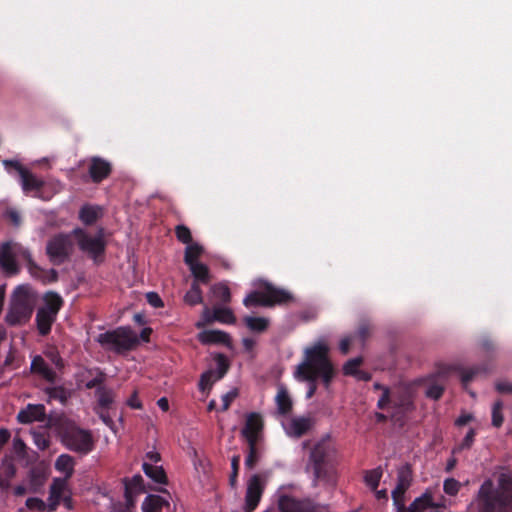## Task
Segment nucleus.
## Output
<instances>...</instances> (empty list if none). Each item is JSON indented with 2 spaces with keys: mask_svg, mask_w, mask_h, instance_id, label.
I'll use <instances>...</instances> for the list:
<instances>
[{
  "mask_svg": "<svg viewBox=\"0 0 512 512\" xmlns=\"http://www.w3.org/2000/svg\"><path fill=\"white\" fill-rule=\"evenodd\" d=\"M329 351V346L325 342L318 341L305 349L304 359L296 368V379L308 383L307 399L315 395L318 380L328 390L337 374V370L329 357Z\"/></svg>",
  "mask_w": 512,
  "mask_h": 512,
  "instance_id": "obj_1",
  "label": "nucleus"
},
{
  "mask_svg": "<svg viewBox=\"0 0 512 512\" xmlns=\"http://www.w3.org/2000/svg\"><path fill=\"white\" fill-rule=\"evenodd\" d=\"M475 501L478 512H512V477L501 473L497 486L491 479L484 480Z\"/></svg>",
  "mask_w": 512,
  "mask_h": 512,
  "instance_id": "obj_2",
  "label": "nucleus"
},
{
  "mask_svg": "<svg viewBox=\"0 0 512 512\" xmlns=\"http://www.w3.org/2000/svg\"><path fill=\"white\" fill-rule=\"evenodd\" d=\"M309 461L313 467L314 486L319 482L329 487L336 486L337 451L329 440L322 439L314 445Z\"/></svg>",
  "mask_w": 512,
  "mask_h": 512,
  "instance_id": "obj_3",
  "label": "nucleus"
},
{
  "mask_svg": "<svg viewBox=\"0 0 512 512\" xmlns=\"http://www.w3.org/2000/svg\"><path fill=\"white\" fill-rule=\"evenodd\" d=\"M37 294L28 285H19L11 295L5 321L9 326L26 324L32 317Z\"/></svg>",
  "mask_w": 512,
  "mask_h": 512,
  "instance_id": "obj_4",
  "label": "nucleus"
},
{
  "mask_svg": "<svg viewBox=\"0 0 512 512\" xmlns=\"http://www.w3.org/2000/svg\"><path fill=\"white\" fill-rule=\"evenodd\" d=\"M17 260L26 262L31 274L40 270L32 259L28 249L15 242H6L0 246V268L8 276L19 273Z\"/></svg>",
  "mask_w": 512,
  "mask_h": 512,
  "instance_id": "obj_5",
  "label": "nucleus"
},
{
  "mask_svg": "<svg viewBox=\"0 0 512 512\" xmlns=\"http://www.w3.org/2000/svg\"><path fill=\"white\" fill-rule=\"evenodd\" d=\"M294 300L291 292L283 288L265 282L262 290L250 292L243 300L247 308L252 307H274L276 305H287Z\"/></svg>",
  "mask_w": 512,
  "mask_h": 512,
  "instance_id": "obj_6",
  "label": "nucleus"
},
{
  "mask_svg": "<svg viewBox=\"0 0 512 512\" xmlns=\"http://www.w3.org/2000/svg\"><path fill=\"white\" fill-rule=\"evenodd\" d=\"M59 436L67 449L78 454L87 455L94 449L92 433L72 422H65L60 426Z\"/></svg>",
  "mask_w": 512,
  "mask_h": 512,
  "instance_id": "obj_7",
  "label": "nucleus"
},
{
  "mask_svg": "<svg viewBox=\"0 0 512 512\" xmlns=\"http://www.w3.org/2000/svg\"><path fill=\"white\" fill-rule=\"evenodd\" d=\"M97 341L107 350L122 353L133 349L139 343V338L130 327L125 326L99 334Z\"/></svg>",
  "mask_w": 512,
  "mask_h": 512,
  "instance_id": "obj_8",
  "label": "nucleus"
},
{
  "mask_svg": "<svg viewBox=\"0 0 512 512\" xmlns=\"http://www.w3.org/2000/svg\"><path fill=\"white\" fill-rule=\"evenodd\" d=\"M72 252L73 242L68 234H56L47 242L46 254L54 265H60L67 261Z\"/></svg>",
  "mask_w": 512,
  "mask_h": 512,
  "instance_id": "obj_9",
  "label": "nucleus"
},
{
  "mask_svg": "<svg viewBox=\"0 0 512 512\" xmlns=\"http://www.w3.org/2000/svg\"><path fill=\"white\" fill-rule=\"evenodd\" d=\"M72 233L77 240L79 249L87 253L95 262L98 261V257L103 256L106 243L101 234L91 236L81 228L74 229Z\"/></svg>",
  "mask_w": 512,
  "mask_h": 512,
  "instance_id": "obj_10",
  "label": "nucleus"
},
{
  "mask_svg": "<svg viewBox=\"0 0 512 512\" xmlns=\"http://www.w3.org/2000/svg\"><path fill=\"white\" fill-rule=\"evenodd\" d=\"M3 165L8 172H11V170L13 169L19 174L21 187L25 194H29L31 192L39 193L41 189L44 187L45 182L42 179L37 178L19 161L4 160Z\"/></svg>",
  "mask_w": 512,
  "mask_h": 512,
  "instance_id": "obj_11",
  "label": "nucleus"
},
{
  "mask_svg": "<svg viewBox=\"0 0 512 512\" xmlns=\"http://www.w3.org/2000/svg\"><path fill=\"white\" fill-rule=\"evenodd\" d=\"M415 409L412 396L409 392L393 393L390 418L394 423L403 426L408 413Z\"/></svg>",
  "mask_w": 512,
  "mask_h": 512,
  "instance_id": "obj_12",
  "label": "nucleus"
},
{
  "mask_svg": "<svg viewBox=\"0 0 512 512\" xmlns=\"http://www.w3.org/2000/svg\"><path fill=\"white\" fill-rule=\"evenodd\" d=\"M411 481L412 475L409 466H403L398 471L397 485L392 491L393 504L400 512L405 509V493L410 487Z\"/></svg>",
  "mask_w": 512,
  "mask_h": 512,
  "instance_id": "obj_13",
  "label": "nucleus"
},
{
  "mask_svg": "<svg viewBox=\"0 0 512 512\" xmlns=\"http://www.w3.org/2000/svg\"><path fill=\"white\" fill-rule=\"evenodd\" d=\"M264 492V483L260 475L254 474L251 476L247 483L246 495H245V512H253L262 497Z\"/></svg>",
  "mask_w": 512,
  "mask_h": 512,
  "instance_id": "obj_14",
  "label": "nucleus"
},
{
  "mask_svg": "<svg viewBox=\"0 0 512 512\" xmlns=\"http://www.w3.org/2000/svg\"><path fill=\"white\" fill-rule=\"evenodd\" d=\"M264 421L260 413L251 412L246 415L244 427L241 435L246 441L263 440Z\"/></svg>",
  "mask_w": 512,
  "mask_h": 512,
  "instance_id": "obj_15",
  "label": "nucleus"
},
{
  "mask_svg": "<svg viewBox=\"0 0 512 512\" xmlns=\"http://www.w3.org/2000/svg\"><path fill=\"white\" fill-rule=\"evenodd\" d=\"M89 176L93 183H100L112 172L111 164L101 157H92L89 163Z\"/></svg>",
  "mask_w": 512,
  "mask_h": 512,
  "instance_id": "obj_16",
  "label": "nucleus"
},
{
  "mask_svg": "<svg viewBox=\"0 0 512 512\" xmlns=\"http://www.w3.org/2000/svg\"><path fill=\"white\" fill-rule=\"evenodd\" d=\"M45 417L46 409L43 404H28L18 413L17 420L21 424H29L34 421H44Z\"/></svg>",
  "mask_w": 512,
  "mask_h": 512,
  "instance_id": "obj_17",
  "label": "nucleus"
},
{
  "mask_svg": "<svg viewBox=\"0 0 512 512\" xmlns=\"http://www.w3.org/2000/svg\"><path fill=\"white\" fill-rule=\"evenodd\" d=\"M30 372L41 376L49 383H55L57 379L56 372L48 366L44 358L40 355H36L32 358Z\"/></svg>",
  "mask_w": 512,
  "mask_h": 512,
  "instance_id": "obj_18",
  "label": "nucleus"
},
{
  "mask_svg": "<svg viewBox=\"0 0 512 512\" xmlns=\"http://www.w3.org/2000/svg\"><path fill=\"white\" fill-rule=\"evenodd\" d=\"M67 486V479L55 478L50 486V493L48 498V511L52 512L57 509L62 498L63 493Z\"/></svg>",
  "mask_w": 512,
  "mask_h": 512,
  "instance_id": "obj_19",
  "label": "nucleus"
},
{
  "mask_svg": "<svg viewBox=\"0 0 512 512\" xmlns=\"http://www.w3.org/2000/svg\"><path fill=\"white\" fill-rule=\"evenodd\" d=\"M145 486L143 477L139 474L134 475L132 478L124 479V497L131 503V500L136 501V497L139 494L144 493Z\"/></svg>",
  "mask_w": 512,
  "mask_h": 512,
  "instance_id": "obj_20",
  "label": "nucleus"
},
{
  "mask_svg": "<svg viewBox=\"0 0 512 512\" xmlns=\"http://www.w3.org/2000/svg\"><path fill=\"white\" fill-rule=\"evenodd\" d=\"M199 340L202 344H231L230 335L221 330H207L199 334Z\"/></svg>",
  "mask_w": 512,
  "mask_h": 512,
  "instance_id": "obj_21",
  "label": "nucleus"
},
{
  "mask_svg": "<svg viewBox=\"0 0 512 512\" xmlns=\"http://www.w3.org/2000/svg\"><path fill=\"white\" fill-rule=\"evenodd\" d=\"M444 507L443 503H435L432 495L429 492H425L421 497L416 498L409 505V512H424L429 508H441Z\"/></svg>",
  "mask_w": 512,
  "mask_h": 512,
  "instance_id": "obj_22",
  "label": "nucleus"
},
{
  "mask_svg": "<svg viewBox=\"0 0 512 512\" xmlns=\"http://www.w3.org/2000/svg\"><path fill=\"white\" fill-rule=\"evenodd\" d=\"M444 507L443 503H435L432 495L429 492H425L421 497L416 498L409 505V512H424L429 508H441Z\"/></svg>",
  "mask_w": 512,
  "mask_h": 512,
  "instance_id": "obj_23",
  "label": "nucleus"
},
{
  "mask_svg": "<svg viewBox=\"0 0 512 512\" xmlns=\"http://www.w3.org/2000/svg\"><path fill=\"white\" fill-rule=\"evenodd\" d=\"M55 315L46 312V310L39 308L36 313V326L41 336H46L50 333L52 324L56 320Z\"/></svg>",
  "mask_w": 512,
  "mask_h": 512,
  "instance_id": "obj_24",
  "label": "nucleus"
},
{
  "mask_svg": "<svg viewBox=\"0 0 512 512\" xmlns=\"http://www.w3.org/2000/svg\"><path fill=\"white\" fill-rule=\"evenodd\" d=\"M277 410L280 415L286 416L292 411L293 403L288 390L285 386L278 387L277 395L275 397Z\"/></svg>",
  "mask_w": 512,
  "mask_h": 512,
  "instance_id": "obj_25",
  "label": "nucleus"
},
{
  "mask_svg": "<svg viewBox=\"0 0 512 512\" xmlns=\"http://www.w3.org/2000/svg\"><path fill=\"white\" fill-rule=\"evenodd\" d=\"M247 455L245 458V466L247 469H254L262 455V441H246Z\"/></svg>",
  "mask_w": 512,
  "mask_h": 512,
  "instance_id": "obj_26",
  "label": "nucleus"
},
{
  "mask_svg": "<svg viewBox=\"0 0 512 512\" xmlns=\"http://www.w3.org/2000/svg\"><path fill=\"white\" fill-rule=\"evenodd\" d=\"M102 215L101 208L94 205L85 204L79 211V219L85 225H93Z\"/></svg>",
  "mask_w": 512,
  "mask_h": 512,
  "instance_id": "obj_27",
  "label": "nucleus"
},
{
  "mask_svg": "<svg viewBox=\"0 0 512 512\" xmlns=\"http://www.w3.org/2000/svg\"><path fill=\"white\" fill-rule=\"evenodd\" d=\"M74 458L68 454H61L55 461L57 471L64 473V479H70L74 473Z\"/></svg>",
  "mask_w": 512,
  "mask_h": 512,
  "instance_id": "obj_28",
  "label": "nucleus"
},
{
  "mask_svg": "<svg viewBox=\"0 0 512 512\" xmlns=\"http://www.w3.org/2000/svg\"><path fill=\"white\" fill-rule=\"evenodd\" d=\"M142 469L145 475L152 479L155 483H167V475L162 466H156L152 465L151 463L144 462L142 465Z\"/></svg>",
  "mask_w": 512,
  "mask_h": 512,
  "instance_id": "obj_29",
  "label": "nucleus"
},
{
  "mask_svg": "<svg viewBox=\"0 0 512 512\" xmlns=\"http://www.w3.org/2000/svg\"><path fill=\"white\" fill-rule=\"evenodd\" d=\"M44 301L45 305L40 308L57 316L58 312L63 306V299L61 296L55 292H48L44 297Z\"/></svg>",
  "mask_w": 512,
  "mask_h": 512,
  "instance_id": "obj_30",
  "label": "nucleus"
},
{
  "mask_svg": "<svg viewBox=\"0 0 512 512\" xmlns=\"http://www.w3.org/2000/svg\"><path fill=\"white\" fill-rule=\"evenodd\" d=\"M168 506V502L159 495H148L143 504V512H161L163 506Z\"/></svg>",
  "mask_w": 512,
  "mask_h": 512,
  "instance_id": "obj_31",
  "label": "nucleus"
},
{
  "mask_svg": "<svg viewBox=\"0 0 512 512\" xmlns=\"http://www.w3.org/2000/svg\"><path fill=\"white\" fill-rule=\"evenodd\" d=\"M193 277L194 281L197 283L208 284L210 281V273L208 267L200 262H196L188 265Z\"/></svg>",
  "mask_w": 512,
  "mask_h": 512,
  "instance_id": "obj_32",
  "label": "nucleus"
},
{
  "mask_svg": "<svg viewBox=\"0 0 512 512\" xmlns=\"http://www.w3.org/2000/svg\"><path fill=\"white\" fill-rule=\"evenodd\" d=\"M243 321L252 332L262 333L269 327V319L265 317L246 316Z\"/></svg>",
  "mask_w": 512,
  "mask_h": 512,
  "instance_id": "obj_33",
  "label": "nucleus"
},
{
  "mask_svg": "<svg viewBox=\"0 0 512 512\" xmlns=\"http://www.w3.org/2000/svg\"><path fill=\"white\" fill-rule=\"evenodd\" d=\"M184 302L189 306H195L203 302L202 290L199 283L193 281L190 289L184 295Z\"/></svg>",
  "mask_w": 512,
  "mask_h": 512,
  "instance_id": "obj_34",
  "label": "nucleus"
},
{
  "mask_svg": "<svg viewBox=\"0 0 512 512\" xmlns=\"http://www.w3.org/2000/svg\"><path fill=\"white\" fill-rule=\"evenodd\" d=\"M50 400H57L65 405L70 397V392L64 386H51L44 389Z\"/></svg>",
  "mask_w": 512,
  "mask_h": 512,
  "instance_id": "obj_35",
  "label": "nucleus"
},
{
  "mask_svg": "<svg viewBox=\"0 0 512 512\" xmlns=\"http://www.w3.org/2000/svg\"><path fill=\"white\" fill-rule=\"evenodd\" d=\"M212 319L223 324H234L236 322L233 311L227 307H214Z\"/></svg>",
  "mask_w": 512,
  "mask_h": 512,
  "instance_id": "obj_36",
  "label": "nucleus"
},
{
  "mask_svg": "<svg viewBox=\"0 0 512 512\" xmlns=\"http://www.w3.org/2000/svg\"><path fill=\"white\" fill-rule=\"evenodd\" d=\"M211 292L214 298L221 304H228L231 301V292L226 284L217 283L213 285Z\"/></svg>",
  "mask_w": 512,
  "mask_h": 512,
  "instance_id": "obj_37",
  "label": "nucleus"
},
{
  "mask_svg": "<svg viewBox=\"0 0 512 512\" xmlns=\"http://www.w3.org/2000/svg\"><path fill=\"white\" fill-rule=\"evenodd\" d=\"M482 372H488V368L486 366L477 365L467 370L461 369L460 376L463 387L467 389L468 384L473 380V378Z\"/></svg>",
  "mask_w": 512,
  "mask_h": 512,
  "instance_id": "obj_38",
  "label": "nucleus"
},
{
  "mask_svg": "<svg viewBox=\"0 0 512 512\" xmlns=\"http://www.w3.org/2000/svg\"><path fill=\"white\" fill-rule=\"evenodd\" d=\"M96 396H97L98 407L101 410L110 409V407L114 401L113 393L110 389H108L106 387L99 388L96 390Z\"/></svg>",
  "mask_w": 512,
  "mask_h": 512,
  "instance_id": "obj_39",
  "label": "nucleus"
},
{
  "mask_svg": "<svg viewBox=\"0 0 512 512\" xmlns=\"http://www.w3.org/2000/svg\"><path fill=\"white\" fill-rule=\"evenodd\" d=\"M203 253V247L197 243H190L187 245L184 254V262L188 266L198 262L197 259Z\"/></svg>",
  "mask_w": 512,
  "mask_h": 512,
  "instance_id": "obj_40",
  "label": "nucleus"
},
{
  "mask_svg": "<svg viewBox=\"0 0 512 512\" xmlns=\"http://www.w3.org/2000/svg\"><path fill=\"white\" fill-rule=\"evenodd\" d=\"M214 360L217 364V370L215 371L216 380L222 379L230 368V363L227 357L222 353L214 355Z\"/></svg>",
  "mask_w": 512,
  "mask_h": 512,
  "instance_id": "obj_41",
  "label": "nucleus"
},
{
  "mask_svg": "<svg viewBox=\"0 0 512 512\" xmlns=\"http://www.w3.org/2000/svg\"><path fill=\"white\" fill-rule=\"evenodd\" d=\"M372 329L373 327L369 321L362 320L358 324V327L353 338L359 340L361 344H364L366 340L371 336Z\"/></svg>",
  "mask_w": 512,
  "mask_h": 512,
  "instance_id": "obj_42",
  "label": "nucleus"
},
{
  "mask_svg": "<svg viewBox=\"0 0 512 512\" xmlns=\"http://www.w3.org/2000/svg\"><path fill=\"white\" fill-rule=\"evenodd\" d=\"M382 474L383 472L381 467L368 470L365 472L364 481L373 491H375L379 486Z\"/></svg>",
  "mask_w": 512,
  "mask_h": 512,
  "instance_id": "obj_43",
  "label": "nucleus"
},
{
  "mask_svg": "<svg viewBox=\"0 0 512 512\" xmlns=\"http://www.w3.org/2000/svg\"><path fill=\"white\" fill-rule=\"evenodd\" d=\"M291 429L296 437H301L310 429V420L300 417L291 421Z\"/></svg>",
  "mask_w": 512,
  "mask_h": 512,
  "instance_id": "obj_44",
  "label": "nucleus"
},
{
  "mask_svg": "<svg viewBox=\"0 0 512 512\" xmlns=\"http://www.w3.org/2000/svg\"><path fill=\"white\" fill-rule=\"evenodd\" d=\"M362 362L363 359L361 357L349 359L343 366V374L346 376H357L360 373L359 367Z\"/></svg>",
  "mask_w": 512,
  "mask_h": 512,
  "instance_id": "obj_45",
  "label": "nucleus"
},
{
  "mask_svg": "<svg viewBox=\"0 0 512 512\" xmlns=\"http://www.w3.org/2000/svg\"><path fill=\"white\" fill-rule=\"evenodd\" d=\"M215 381H217L216 377H215V371L214 370L205 371L200 376V380H199V384H198L200 391L205 392L206 390H210Z\"/></svg>",
  "mask_w": 512,
  "mask_h": 512,
  "instance_id": "obj_46",
  "label": "nucleus"
},
{
  "mask_svg": "<svg viewBox=\"0 0 512 512\" xmlns=\"http://www.w3.org/2000/svg\"><path fill=\"white\" fill-rule=\"evenodd\" d=\"M95 371H96V376L93 379L86 382V384H85L86 389L90 390V389L96 388V390H97L99 388L105 387L103 384L106 380V374L99 368H96Z\"/></svg>",
  "mask_w": 512,
  "mask_h": 512,
  "instance_id": "obj_47",
  "label": "nucleus"
},
{
  "mask_svg": "<svg viewBox=\"0 0 512 512\" xmlns=\"http://www.w3.org/2000/svg\"><path fill=\"white\" fill-rule=\"evenodd\" d=\"M175 235H176L178 241H180L183 244L188 245V244L192 243L191 231L187 226H185L183 224L177 225L175 227Z\"/></svg>",
  "mask_w": 512,
  "mask_h": 512,
  "instance_id": "obj_48",
  "label": "nucleus"
},
{
  "mask_svg": "<svg viewBox=\"0 0 512 512\" xmlns=\"http://www.w3.org/2000/svg\"><path fill=\"white\" fill-rule=\"evenodd\" d=\"M503 403L499 400L493 404L492 407V425L499 428L503 424Z\"/></svg>",
  "mask_w": 512,
  "mask_h": 512,
  "instance_id": "obj_49",
  "label": "nucleus"
},
{
  "mask_svg": "<svg viewBox=\"0 0 512 512\" xmlns=\"http://www.w3.org/2000/svg\"><path fill=\"white\" fill-rule=\"evenodd\" d=\"M476 436V430L470 428L462 442L453 449V453L460 452L462 450H468L472 447Z\"/></svg>",
  "mask_w": 512,
  "mask_h": 512,
  "instance_id": "obj_50",
  "label": "nucleus"
},
{
  "mask_svg": "<svg viewBox=\"0 0 512 512\" xmlns=\"http://www.w3.org/2000/svg\"><path fill=\"white\" fill-rule=\"evenodd\" d=\"M460 487V482L454 478H447L443 484V490L449 496H456Z\"/></svg>",
  "mask_w": 512,
  "mask_h": 512,
  "instance_id": "obj_51",
  "label": "nucleus"
},
{
  "mask_svg": "<svg viewBox=\"0 0 512 512\" xmlns=\"http://www.w3.org/2000/svg\"><path fill=\"white\" fill-rule=\"evenodd\" d=\"M392 397L393 394L390 392V389L383 388L382 395L377 402V407L381 410H390V407L392 406Z\"/></svg>",
  "mask_w": 512,
  "mask_h": 512,
  "instance_id": "obj_52",
  "label": "nucleus"
},
{
  "mask_svg": "<svg viewBox=\"0 0 512 512\" xmlns=\"http://www.w3.org/2000/svg\"><path fill=\"white\" fill-rule=\"evenodd\" d=\"M26 506L30 510L36 511H48V504H46L43 500L36 497H31L26 500Z\"/></svg>",
  "mask_w": 512,
  "mask_h": 512,
  "instance_id": "obj_53",
  "label": "nucleus"
},
{
  "mask_svg": "<svg viewBox=\"0 0 512 512\" xmlns=\"http://www.w3.org/2000/svg\"><path fill=\"white\" fill-rule=\"evenodd\" d=\"M33 440L37 448L42 451L48 449L50 446V439L44 433H34Z\"/></svg>",
  "mask_w": 512,
  "mask_h": 512,
  "instance_id": "obj_54",
  "label": "nucleus"
},
{
  "mask_svg": "<svg viewBox=\"0 0 512 512\" xmlns=\"http://www.w3.org/2000/svg\"><path fill=\"white\" fill-rule=\"evenodd\" d=\"M239 464H240V456L239 455L233 456L232 460H231L232 472H231L230 479H229L232 487H234L237 483V477H238V473H239Z\"/></svg>",
  "mask_w": 512,
  "mask_h": 512,
  "instance_id": "obj_55",
  "label": "nucleus"
},
{
  "mask_svg": "<svg viewBox=\"0 0 512 512\" xmlns=\"http://www.w3.org/2000/svg\"><path fill=\"white\" fill-rule=\"evenodd\" d=\"M135 507V500H125V503L117 502L112 505L111 512H132Z\"/></svg>",
  "mask_w": 512,
  "mask_h": 512,
  "instance_id": "obj_56",
  "label": "nucleus"
},
{
  "mask_svg": "<svg viewBox=\"0 0 512 512\" xmlns=\"http://www.w3.org/2000/svg\"><path fill=\"white\" fill-rule=\"evenodd\" d=\"M443 392H444L443 386L438 385V384H432L427 388L426 396L428 398L438 400L442 397Z\"/></svg>",
  "mask_w": 512,
  "mask_h": 512,
  "instance_id": "obj_57",
  "label": "nucleus"
},
{
  "mask_svg": "<svg viewBox=\"0 0 512 512\" xmlns=\"http://www.w3.org/2000/svg\"><path fill=\"white\" fill-rule=\"evenodd\" d=\"M238 396V390L235 388L222 396V407L221 411H226L229 409L231 403Z\"/></svg>",
  "mask_w": 512,
  "mask_h": 512,
  "instance_id": "obj_58",
  "label": "nucleus"
},
{
  "mask_svg": "<svg viewBox=\"0 0 512 512\" xmlns=\"http://www.w3.org/2000/svg\"><path fill=\"white\" fill-rule=\"evenodd\" d=\"M46 356L50 359V361L55 365V367L59 370H62L65 366L63 358L60 356L59 352L56 350L49 351L46 353Z\"/></svg>",
  "mask_w": 512,
  "mask_h": 512,
  "instance_id": "obj_59",
  "label": "nucleus"
},
{
  "mask_svg": "<svg viewBox=\"0 0 512 512\" xmlns=\"http://www.w3.org/2000/svg\"><path fill=\"white\" fill-rule=\"evenodd\" d=\"M15 467L12 464H7L2 468V473L5 476V479L0 478V486H5L8 484L9 480L15 475Z\"/></svg>",
  "mask_w": 512,
  "mask_h": 512,
  "instance_id": "obj_60",
  "label": "nucleus"
},
{
  "mask_svg": "<svg viewBox=\"0 0 512 512\" xmlns=\"http://www.w3.org/2000/svg\"><path fill=\"white\" fill-rule=\"evenodd\" d=\"M29 478L31 485L34 487H39L43 485L45 481V476L40 471L37 470H31L29 473Z\"/></svg>",
  "mask_w": 512,
  "mask_h": 512,
  "instance_id": "obj_61",
  "label": "nucleus"
},
{
  "mask_svg": "<svg viewBox=\"0 0 512 512\" xmlns=\"http://www.w3.org/2000/svg\"><path fill=\"white\" fill-rule=\"evenodd\" d=\"M13 450L18 456H24L26 452V444L20 437L13 439Z\"/></svg>",
  "mask_w": 512,
  "mask_h": 512,
  "instance_id": "obj_62",
  "label": "nucleus"
},
{
  "mask_svg": "<svg viewBox=\"0 0 512 512\" xmlns=\"http://www.w3.org/2000/svg\"><path fill=\"white\" fill-rule=\"evenodd\" d=\"M146 298H147L148 303L155 308H160V307L164 306L162 299L155 292L147 293Z\"/></svg>",
  "mask_w": 512,
  "mask_h": 512,
  "instance_id": "obj_63",
  "label": "nucleus"
},
{
  "mask_svg": "<svg viewBox=\"0 0 512 512\" xmlns=\"http://www.w3.org/2000/svg\"><path fill=\"white\" fill-rule=\"evenodd\" d=\"M355 340L353 336H345L339 343V350L342 354L346 355L350 351L352 341Z\"/></svg>",
  "mask_w": 512,
  "mask_h": 512,
  "instance_id": "obj_64",
  "label": "nucleus"
}]
</instances>
